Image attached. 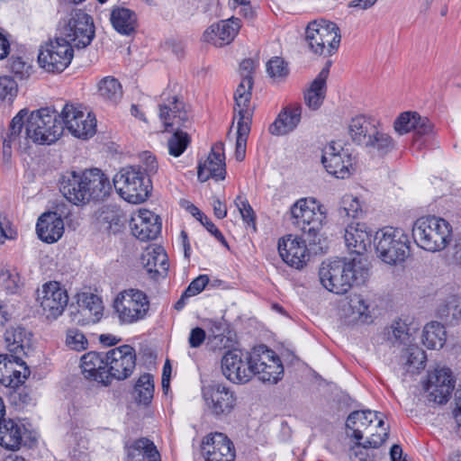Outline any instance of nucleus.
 <instances>
[{
    "label": "nucleus",
    "instance_id": "1",
    "mask_svg": "<svg viewBox=\"0 0 461 461\" xmlns=\"http://www.w3.org/2000/svg\"><path fill=\"white\" fill-rule=\"evenodd\" d=\"M59 186L64 197L76 205L103 200L112 190L109 178L98 168L66 171L59 177Z\"/></svg>",
    "mask_w": 461,
    "mask_h": 461
},
{
    "label": "nucleus",
    "instance_id": "2",
    "mask_svg": "<svg viewBox=\"0 0 461 461\" xmlns=\"http://www.w3.org/2000/svg\"><path fill=\"white\" fill-rule=\"evenodd\" d=\"M322 285L337 294H346L353 285H364L369 277L366 259L355 258L348 262L337 259L323 262L319 271Z\"/></svg>",
    "mask_w": 461,
    "mask_h": 461
},
{
    "label": "nucleus",
    "instance_id": "3",
    "mask_svg": "<svg viewBox=\"0 0 461 461\" xmlns=\"http://www.w3.org/2000/svg\"><path fill=\"white\" fill-rule=\"evenodd\" d=\"M412 237L420 249L429 252L441 251L452 240V226L441 217L422 216L412 226Z\"/></svg>",
    "mask_w": 461,
    "mask_h": 461
},
{
    "label": "nucleus",
    "instance_id": "4",
    "mask_svg": "<svg viewBox=\"0 0 461 461\" xmlns=\"http://www.w3.org/2000/svg\"><path fill=\"white\" fill-rule=\"evenodd\" d=\"M293 224L303 231L310 244L321 242V230L326 219L321 205L313 199L301 198L290 209Z\"/></svg>",
    "mask_w": 461,
    "mask_h": 461
},
{
    "label": "nucleus",
    "instance_id": "5",
    "mask_svg": "<svg viewBox=\"0 0 461 461\" xmlns=\"http://www.w3.org/2000/svg\"><path fill=\"white\" fill-rule=\"evenodd\" d=\"M377 257L388 265L403 262L410 255L409 236L402 230L385 227L374 237Z\"/></svg>",
    "mask_w": 461,
    "mask_h": 461
},
{
    "label": "nucleus",
    "instance_id": "6",
    "mask_svg": "<svg viewBox=\"0 0 461 461\" xmlns=\"http://www.w3.org/2000/svg\"><path fill=\"white\" fill-rule=\"evenodd\" d=\"M58 113L49 107L32 112L26 121L25 137L40 144H50L63 133L64 127Z\"/></svg>",
    "mask_w": 461,
    "mask_h": 461
},
{
    "label": "nucleus",
    "instance_id": "7",
    "mask_svg": "<svg viewBox=\"0 0 461 461\" xmlns=\"http://www.w3.org/2000/svg\"><path fill=\"white\" fill-rule=\"evenodd\" d=\"M57 35L60 37V41H67L72 48L88 46L95 36L92 17L80 9L72 10L59 22Z\"/></svg>",
    "mask_w": 461,
    "mask_h": 461
},
{
    "label": "nucleus",
    "instance_id": "8",
    "mask_svg": "<svg viewBox=\"0 0 461 461\" xmlns=\"http://www.w3.org/2000/svg\"><path fill=\"white\" fill-rule=\"evenodd\" d=\"M340 39L339 28L333 22L315 20L306 27L305 41L314 54L331 56L339 49Z\"/></svg>",
    "mask_w": 461,
    "mask_h": 461
},
{
    "label": "nucleus",
    "instance_id": "9",
    "mask_svg": "<svg viewBox=\"0 0 461 461\" xmlns=\"http://www.w3.org/2000/svg\"><path fill=\"white\" fill-rule=\"evenodd\" d=\"M113 181L117 193L129 203H140L149 197L150 181L140 168L124 167L114 176Z\"/></svg>",
    "mask_w": 461,
    "mask_h": 461
},
{
    "label": "nucleus",
    "instance_id": "10",
    "mask_svg": "<svg viewBox=\"0 0 461 461\" xmlns=\"http://www.w3.org/2000/svg\"><path fill=\"white\" fill-rule=\"evenodd\" d=\"M381 415L380 412L370 410L355 411L348 415L346 426L353 431V437L357 440L363 438L364 431L375 420L377 421L376 427L382 430L380 433H372L371 436L361 444L363 447L377 448L386 440L388 429L384 428V422Z\"/></svg>",
    "mask_w": 461,
    "mask_h": 461
},
{
    "label": "nucleus",
    "instance_id": "11",
    "mask_svg": "<svg viewBox=\"0 0 461 461\" xmlns=\"http://www.w3.org/2000/svg\"><path fill=\"white\" fill-rule=\"evenodd\" d=\"M113 308L121 323L131 324L145 318L149 309V302L143 292L130 289L116 296Z\"/></svg>",
    "mask_w": 461,
    "mask_h": 461
},
{
    "label": "nucleus",
    "instance_id": "12",
    "mask_svg": "<svg viewBox=\"0 0 461 461\" xmlns=\"http://www.w3.org/2000/svg\"><path fill=\"white\" fill-rule=\"evenodd\" d=\"M73 57V48L67 41H60V37L56 35L54 41H50L41 47L38 63L49 73H60L68 67Z\"/></svg>",
    "mask_w": 461,
    "mask_h": 461
},
{
    "label": "nucleus",
    "instance_id": "13",
    "mask_svg": "<svg viewBox=\"0 0 461 461\" xmlns=\"http://www.w3.org/2000/svg\"><path fill=\"white\" fill-rule=\"evenodd\" d=\"M252 375L264 383L276 384L284 375L279 357L267 346L261 345L251 352Z\"/></svg>",
    "mask_w": 461,
    "mask_h": 461
},
{
    "label": "nucleus",
    "instance_id": "14",
    "mask_svg": "<svg viewBox=\"0 0 461 461\" xmlns=\"http://www.w3.org/2000/svg\"><path fill=\"white\" fill-rule=\"evenodd\" d=\"M64 129L79 139H88L96 132V119L90 113H85L74 104H66L59 114Z\"/></svg>",
    "mask_w": 461,
    "mask_h": 461
},
{
    "label": "nucleus",
    "instance_id": "15",
    "mask_svg": "<svg viewBox=\"0 0 461 461\" xmlns=\"http://www.w3.org/2000/svg\"><path fill=\"white\" fill-rule=\"evenodd\" d=\"M108 384L112 379L125 380L136 366V351L131 345H122L106 352Z\"/></svg>",
    "mask_w": 461,
    "mask_h": 461
},
{
    "label": "nucleus",
    "instance_id": "16",
    "mask_svg": "<svg viewBox=\"0 0 461 461\" xmlns=\"http://www.w3.org/2000/svg\"><path fill=\"white\" fill-rule=\"evenodd\" d=\"M203 398L210 413L217 418L228 416L237 402L234 392L219 383L204 386Z\"/></svg>",
    "mask_w": 461,
    "mask_h": 461
},
{
    "label": "nucleus",
    "instance_id": "17",
    "mask_svg": "<svg viewBox=\"0 0 461 461\" xmlns=\"http://www.w3.org/2000/svg\"><path fill=\"white\" fill-rule=\"evenodd\" d=\"M37 301L42 314L48 320L58 319L64 312L68 303V295L58 282H49L38 291Z\"/></svg>",
    "mask_w": 461,
    "mask_h": 461
},
{
    "label": "nucleus",
    "instance_id": "18",
    "mask_svg": "<svg viewBox=\"0 0 461 461\" xmlns=\"http://www.w3.org/2000/svg\"><path fill=\"white\" fill-rule=\"evenodd\" d=\"M251 354L239 349L229 350L221 358L223 375L234 384L249 382L252 375Z\"/></svg>",
    "mask_w": 461,
    "mask_h": 461
},
{
    "label": "nucleus",
    "instance_id": "19",
    "mask_svg": "<svg viewBox=\"0 0 461 461\" xmlns=\"http://www.w3.org/2000/svg\"><path fill=\"white\" fill-rule=\"evenodd\" d=\"M161 102L158 104L159 119L167 131L168 128H188L191 124L190 117L185 108V104L176 95H171L167 92L161 95Z\"/></svg>",
    "mask_w": 461,
    "mask_h": 461
},
{
    "label": "nucleus",
    "instance_id": "20",
    "mask_svg": "<svg viewBox=\"0 0 461 461\" xmlns=\"http://www.w3.org/2000/svg\"><path fill=\"white\" fill-rule=\"evenodd\" d=\"M454 387L452 372L447 367H437L429 372L423 386L428 401L438 404L447 402Z\"/></svg>",
    "mask_w": 461,
    "mask_h": 461
},
{
    "label": "nucleus",
    "instance_id": "21",
    "mask_svg": "<svg viewBox=\"0 0 461 461\" xmlns=\"http://www.w3.org/2000/svg\"><path fill=\"white\" fill-rule=\"evenodd\" d=\"M321 163L327 171L337 178L344 179L350 175L352 158L341 145L331 141L322 149Z\"/></svg>",
    "mask_w": 461,
    "mask_h": 461
},
{
    "label": "nucleus",
    "instance_id": "22",
    "mask_svg": "<svg viewBox=\"0 0 461 461\" xmlns=\"http://www.w3.org/2000/svg\"><path fill=\"white\" fill-rule=\"evenodd\" d=\"M31 372L23 357L0 355V383L8 387H18L25 382Z\"/></svg>",
    "mask_w": 461,
    "mask_h": 461
},
{
    "label": "nucleus",
    "instance_id": "23",
    "mask_svg": "<svg viewBox=\"0 0 461 461\" xmlns=\"http://www.w3.org/2000/svg\"><path fill=\"white\" fill-rule=\"evenodd\" d=\"M304 239L287 235L279 240L278 252L282 259L290 267L296 269L302 268L309 259V252Z\"/></svg>",
    "mask_w": 461,
    "mask_h": 461
},
{
    "label": "nucleus",
    "instance_id": "24",
    "mask_svg": "<svg viewBox=\"0 0 461 461\" xmlns=\"http://www.w3.org/2000/svg\"><path fill=\"white\" fill-rule=\"evenodd\" d=\"M202 452L206 461H234L233 443L221 432L208 435L202 444Z\"/></svg>",
    "mask_w": 461,
    "mask_h": 461
},
{
    "label": "nucleus",
    "instance_id": "25",
    "mask_svg": "<svg viewBox=\"0 0 461 461\" xmlns=\"http://www.w3.org/2000/svg\"><path fill=\"white\" fill-rule=\"evenodd\" d=\"M223 147L222 142H216L212 145L207 158L199 163L197 176L201 182H205L210 178H214L217 181L225 178Z\"/></svg>",
    "mask_w": 461,
    "mask_h": 461
},
{
    "label": "nucleus",
    "instance_id": "26",
    "mask_svg": "<svg viewBox=\"0 0 461 461\" xmlns=\"http://www.w3.org/2000/svg\"><path fill=\"white\" fill-rule=\"evenodd\" d=\"M161 226L160 218L146 209L140 210L130 222L132 234L142 241L156 239L161 231Z\"/></svg>",
    "mask_w": 461,
    "mask_h": 461
},
{
    "label": "nucleus",
    "instance_id": "27",
    "mask_svg": "<svg viewBox=\"0 0 461 461\" xmlns=\"http://www.w3.org/2000/svg\"><path fill=\"white\" fill-rule=\"evenodd\" d=\"M240 28V20L231 17L212 24L204 32L203 39L207 42L221 47L233 41Z\"/></svg>",
    "mask_w": 461,
    "mask_h": 461
},
{
    "label": "nucleus",
    "instance_id": "28",
    "mask_svg": "<svg viewBox=\"0 0 461 461\" xmlns=\"http://www.w3.org/2000/svg\"><path fill=\"white\" fill-rule=\"evenodd\" d=\"M344 239L348 250L362 258L361 256L371 247L372 231L365 223H351L345 230Z\"/></svg>",
    "mask_w": 461,
    "mask_h": 461
},
{
    "label": "nucleus",
    "instance_id": "29",
    "mask_svg": "<svg viewBox=\"0 0 461 461\" xmlns=\"http://www.w3.org/2000/svg\"><path fill=\"white\" fill-rule=\"evenodd\" d=\"M80 366L86 379L108 384L106 353L91 351L83 355Z\"/></svg>",
    "mask_w": 461,
    "mask_h": 461
},
{
    "label": "nucleus",
    "instance_id": "30",
    "mask_svg": "<svg viewBox=\"0 0 461 461\" xmlns=\"http://www.w3.org/2000/svg\"><path fill=\"white\" fill-rule=\"evenodd\" d=\"M38 237L42 241L51 244L58 241L64 233V222L56 212H44L36 225Z\"/></svg>",
    "mask_w": 461,
    "mask_h": 461
},
{
    "label": "nucleus",
    "instance_id": "31",
    "mask_svg": "<svg viewBox=\"0 0 461 461\" xmlns=\"http://www.w3.org/2000/svg\"><path fill=\"white\" fill-rule=\"evenodd\" d=\"M393 128L400 135L414 131L416 136H423L432 131V124L426 117H420L415 112L401 113L393 123Z\"/></svg>",
    "mask_w": 461,
    "mask_h": 461
},
{
    "label": "nucleus",
    "instance_id": "32",
    "mask_svg": "<svg viewBox=\"0 0 461 461\" xmlns=\"http://www.w3.org/2000/svg\"><path fill=\"white\" fill-rule=\"evenodd\" d=\"M28 429L20 420L12 419L0 421V446L9 450L18 449Z\"/></svg>",
    "mask_w": 461,
    "mask_h": 461
},
{
    "label": "nucleus",
    "instance_id": "33",
    "mask_svg": "<svg viewBox=\"0 0 461 461\" xmlns=\"http://www.w3.org/2000/svg\"><path fill=\"white\" fill-rule=\"evenodd\" d=\"M302 107L300 104H294L284 108L269 126V132L272 135L282 136L293 131L301 121Z\"/></svg>",
    "mask_w": 461,
    "mask_h": 461
},
{
    "label": "nucleus",
    "instance_id": "34",
    "mask_svg": "<svg viewBox=\"0 0 461 461\" xmlns=\"http://www.w3.org/2000/svg\"><path fill=\"white\" fill-rule=\"evenodd\" d=\"M141 264L152 276H166L168 269L167 255L161 246H149L141 255Z\"/></svg>",
    "mask_w": 461,
    "mask_h": 461
},
{
    "label": "nucleus",
    "instance_id": "35",
    "mask_svg": "<svg viewBox=\"0 0 461 461\" xmlns=\"http://www.w3.org/2000/svg\"><path fill=\"white\" fill-rule=\"evenodd\" d=\"M110 21L113 29L120 34L131 36L137 28L136 14L125 7L115 6L110 14Z\"/></svg>",
    "mask_w": 461,
    "mask_h": 461
},
{
    "label": "nucleus",
    "instance_id": "36",
    "mask_svg": "<svg viewBox=\"0 0 461 461\" xmlns=\"http://www.w3.org/2000/svg\"><path fill=\"white\" fill-rule=\"evenodd\" d=\"M128 461H160L159 453L154 443L140 438L126 446Z\"/></svg>",
    "mask_w": 461,
    "mask_h": 461
},
{
    "label": "nucleus",
    "instance_id": "37",
    "mask_svg": "<svg viewBox=\"0 0 461 461\" xmlns=\"http://www.w3.org/2000/svg\"><path fill=\"white\" fill-rule=\"evenodd\" d=\"M375 129L376 126L370 118L357 115L352 118L348 124V134L355 144L363 147L371 140V134Z\"/></svg>",
    "mask_w": 461,
    "mask_h": 461
},
{
    "label": "nucleus",
    "instance_id": "38",
    "mask_svg": "<svg viewBox=\"0 0 461 461\" xmlns=\"http://www.w3.org/2000/svg\"><path fill=\"white\" fill-rule=\"evenodd\" d=\"M253 79L243 77L234 94V112L238 114V121H249L251 113L249 109L251 99Z\"/></svg>",
    "mask_w": 461,
    "mask_h": 461
},
{
    "label": "nucleus",
    "instance_id": "39",
    "mask_svg": "<svg viewBox=\"0 0 461 461\" xmlns=\"http://www.w3.org/2000/svg\"><path fill=\"white\" fill-rule=\"evenodd\" d=\"M427 356L424 350L416 345H409L401 354L399 363L404 373L417 374L425 368Z\"/></svg>",
    "mask_w": 461,
    "mask_h": 461
},
{
    "label": "nucleus",
    "instance_id": "40",
    "mask_svg": "<svg viewBox=\"0 0 461 461\" xmlns=\"http://www.w3.org/2000/svg\"><path fill=\"white\" fill-rule=\"evenodd\" d=\"M5 341L9 355L23 357L25 350L30 348L31 334L22 327H12L5 330Z\"/></svg>",
    "mask_w": 461,
    "mask_h": 461
},
{
    "label": "nucleus",
    "instance_id": "41",
    "mask_svg": "<svg viewBox=\"0 0 461 461\" xmlns=\"http://www.w3.org/2000/svg\"><path fill=\"white\" fill-rule=\"evenodd\" d=\"M369 140L363 146L372 157L384 158L395 147L393 138L386 132L378 130L373 131Z\"/></svg>",
    "mask_w": 461,
    "mask_h": 461
},
{
    "label": "nucleus",
    "instance_id": "42",
    "mask_svg": "<svg viewBox=\"0 0 461 461\" xmlns=\"http://www.w3.org/2000/svg\"><path fill=\"white\" fill-rule=\"evenodd\" d=\"M328 75L329 67L322 68L304 94L305 104L312 110H317L323 103Z\"/></svg>",
    "mask_w": 461,
    "mask_h": 461
},
{
    "label": "nucleus",
    "instance_id": "43",
    "mask_svg": "<svg viewBox=\"0 0 461 461\" xmlns=\"http://www.w3.org/2000/svg\"><path fill=\"white\" fill-rule=\"evenodd\" d=\"M81 313L88 318L87 322H97L103 316V302L99 296L84 293L78 298Z\"/></svg>",
    "mask_w": 461,
    "mask_h": 461
},
{
    "label": "nucleus",
    "instance_id": "44",
    "mask_svg": "<svg viewBox=\"0 0 461 461\" xmlns=\"http://www.w3.org/2000/svg\"><path fill=\"white\" fill-rule=\"evenodd\" d=\"M446 342V330L438 321L428 323L422 331V343L429 349H439Z\"/></svg>",
    "mask_w": 461,
    "mask_h": 461
},
{
    "label": "nucleus",
    "instance_id": "45",
    "mask_svg": "<svg viewBox=\"0 0 461 461\" xmlns=\"http://www.w3.org/2000/svg\"><path fill=\"white\" fill-rule=\"evenodd\" d=\"M28 111L23 109L12 119L8 131L3 136V152L5 157L9 158L11 156L12 143L19 138Z\"/></svg>",
    "mask_w": 461,
    "mask_h": 461
},
{
    "label": "nucleus",
    "instance_id": "46",
    "mask_svg": "<svg viewBox=\"0 0 461 461\" xmlns=\"http://www.w3.org/2000/svg\"><path fill=\"white\" fill-rule=\"evenodd\" d=\"M438 315L446 321H458L461 319V297L457 295L448 296L438 308Z\"/></svg>",
    "mask_w": 461,
    "mask_h": 461
},
{
    "label": "nucleus",
    "instance_id": "47",
    "mask_svg": "<svg viewBox=\"0 0 461 461\" xmlns=\"http://www.w3.org/2000/svg\"><path fill=\"white\" fill-rule=\"evenodd\" d=\"M154 381L150 374L140 376L134 387V398L142 404H149L153 398Z\"/></svg>",
    "mask_w": 461,
    "mask_h": 461
},
{
    "label": "nucleus",
    "instance_id": "48",
    "mask_svg": "<svg viewBox=\"0 0 461 461\" xmlns=\"http://www.w3.org/2000/svg\"><path fill=\"white\" fill-rule=\"evenodd\" d=\"M174 129L176 131L167 140V148L168 153L177 158L185 151L191 142V138L181 128L174 127Z\"/></svg>",
    "mask_w": 461,
    "mask_h": 461
},
{
    "label": "nucleus",
    "instance_id": "49",
    "mask_svg": "<svg viewBox=\"0 0 461 461\" xmlns=\"http://www.w3.org/2000/svg\"><path fill=\"white\" fill-rule=\"evenodd\" d=\"M98 91L104 99L112 102H117L122 95V86L120 82L111 77H106L99 83Z\"/></svg>",
    "mask_w": 461,
    "mask_h": 461
},
{
    "label": "nucleus",
    "instance_id": "50",
    "mask_svg": "<svg viewBox=\"0 0 461 461\" xmlns=\"http://www.w3.org/2000/svg\"><path fill=\"white\" fill-rule=\"evenodd\" d=\"M236 138V159L241 161L245 158L247 139L250 131L249 121H238Z\"/></svg>",
    "mask_w": 461,
    "mask_h": 461
},
{
    "label": "nucleus",
    "instance_id": "51",
    "mask_svg": "<svg viewBox=\"0 0 461 461\" xmlns=\"http://www.w3.org/2000/svg\"><path fill=\"white\" fill-rule=\"evenodd\" d=\"M228 330V325L223 321H215L212 322L211 332L212 339L210 338L211 343L214 348H226L229 342V338L225 336Z\"/></svg>",
    "mask_w": 461,
    "mask_h": 461
},
{
    "label": "nucleus",
    "instance_id": "52",
    "mask_svg": "<svg viewBox=\"0 0 461 461\" xmlns=\"http://www.w3.org/2000/svg\"><path fill=\"white\" fill-rule=\"evenodd\" d=\"M267 72L275 80H282L289 74L287 63L282 58L274 57L267 63Z\"/></svg>",
    "mask_w": 461,
    "mask_h": 461
},
{
    "label": "nucleus",
    "instance_id": "53",
    "mask_svg": "<svg viewBox=\"0 0 461 461\" xmlns=\"http://www.w3.org/2000/svg\"><path fill=\"white\" fill-rule=\"evenodd\" d=\"M359 200L353 195H345L341 200L339 213L351 218H358L362 214Z\"/></svg>",
    "mask_w": 461,
    "mask_h": 461
},
{
    "label": "nucleus",
    "instance_id": "54",
    "mask_svg": "<svg viewBox=\"0 0 461 461\" xmlns=\"http://www.w3.org/2000/svg\"><path fill=\"white\" fill-rule=\"evenodd\" d=\"M67 346L77 351H82L87 348L88 340L84 333L77 329H68L66 335Z\"/></svg>",
    "mask_w": 461,
    "mask_h": 461
},
{
    "label": "nucleus",
    "instance_id": "55",
    "mask_svg": "<svg viewBox=\"0 0 461 461\" xmlns=\"http://www.w3.org/2000/svg\"><path fill=\"white\" fill-rule=\"evenodd\" d=\"M391 328L393 336L396 341L404 345H411V343L413 339L412 333L410 331V328L404 321L401 320L396 321L392 324Z\"/></svg>",
    "mask_w": 461,
    "mask_h": 461
},
{
    "label": "nucleus",
    "instance_id": "56",
    "mask_svg": "<svg viewBox=\"0 0 461 461\" xmlns=\"http://www.w3.org/2000/svg\"><path fill=\"white\" fill-rule=\"evenodd\" d=\"M194 211L199 215V221L206 228V230L215 237L224 247L229 248L228 243L221 231L212 222V221L204 215L197 207H193Z\"/></svg>",
    "mask_w": 461,
    "mask_h": 461
},
{
    "label": "nucleus",
    "instance_id": "57",
    "mask_svg": "<svg viewBox=\"0 0 461 461\" xmlns=\"http://www.w3.org/2000/svg\"><path fill=\"white\" fill-rule=\"evenodd\" d=\"M235 203L241 214L242 220L248 225H253L255 227V212L248 200L239 195L235 200Z\"/></svg>",
    "mask_w": 461,
    "mask_h": 461
},
{
    "label": "nucleus",
    "instance_id": "58",
    "mask_svg": "<svg viewBox=\"0 0 461 461\" xmlns=\"http://www.w3.org/2000/svg\"><path fill=\"white\" fill-rule=\"evenodd\" d=\"M17 85L10 77H0V97L3 99L12 98L16 95Z\"/></svg>",
    "mask_w": 461,
    "mask_h": 461
},
{
    "label": "nucleus",
    "instance_id": "59",
    "mask_svg": "<svg viewBox=\"0 0 461 461\" xmlns=\"http://www.w3.org/2000/svg\"><path fill=\"white\" fill-rule=\"evenodd\" d=\"M209 283V277L206 275H201L194 278L185 290V295L191 297L200 294Z\"/></svg>",
    "mask_w": 461,
    "mask_h": 461
},
{
    "label": "nucleus",
    "instance_id": "60",
    "mask_svg": "<svg viewBox=\"0 0 461 461\" xmlns=\"http://www.w3.org/2000/svg\"><path fill=\"white\" fill-rule=\"evenodd\" d=\"M100 221L107 224V230L115 232L118 230L117 227L120 225L121 219L116 212L107 210L101 212Z\"/></svg>",
    "mask_w": 461,
    "mask_h": 461
},
{
    "label": "nucleus",
    "instance_id": "61",
    "mask_svg": "<svg viewBox=\"0 0 461 461\" xmlns=\"http://www.w3.org/2000/svg\"><path fill=\"white\" fill-rule=\"evenodd\" d=\"M352 310L360 316H368V304L361 295H354L349 302Z\"/></svg>",
    "mask_w": 461,
    "mask_h": 461
},
{
    "label": "nucleus",
    "instance_id": "62",
    "mask_svg": "<svg viewBox=\"0 0 461 461\" xmlns=\"http://www.w3.org/2000/svg\"><path fill=\"white\" fill-rule=\"evenodd\" d=\"M16 236V231L10 226L8 220L0 217V243L5 240H13Z\"/></svg>",
    "mask_w": 461,
    "mask_h": 461
},
{
    "label": "nucleus",
    "instance_id": "63",
    "mask_svg": "<svg viewBox=\"0 0 461 461\" xmlns=\"http://www.w3.org/2000/svg\"><path fill=\"white\" fill-rule=\"evenodd\" d=\"M206 338L205 331L199 327L191 330L188 343L191 348H199Z\"/></svg>",
    "mask_w": 461,
    "mask_h": 461
},
{
    "label": "nucleus",
    "instance_id": "64",
    "mask_svg": "<svg viewBox=\"0 0 461 461\" xmlns=\"http://www.w3.org/2000/svg\"><path fill=\"white\" fill-rule=\"evenodd\" d=\"M141 161L143 162L147 174H154L158 170V162L156 158L149 151H145L140 156Z\"/></svg>",
    "mask_w": 461,
    "mask_h": 461
}]
</instances>
